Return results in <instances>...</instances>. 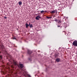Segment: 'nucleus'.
<instances>
[{
  "instance_id": "16",
  "label": "nucleus",
  "mask_w": 77,
  "mask_h": 77,
  "mask_svg": "<svg viewBox=\"0 0 77 77\" xmlns=\"http://www.w3.org/2000/svg\"><path fill=\"white\" fill-rule=\"evenodd\" d=\"M54 21H56V22H57V21H58V20H57V19H55L54 20Z\"/></svg>"
},
{
  "instance_id": "11",
  "label": "nucleus",
  "mask_w": 77,
  "mask_h": 77,
  "mask_svg": "<svg viewBox=\"0 0 77 77\" xmlns=\"http://www.w3.org/2000/svg\"><path fill=\"white\" fill-rule=\"evenodd\" d=\"M26 28H27L29 26V24L27 23L26 24Z\"/></svg>"
},
{
  "instance_id": "20",
  "label": "nucleus",
  "mask_w": 77,
  "mask_h": 77,
  "mask_svg": "<svg viewBox=\"0 0 77 77\" xmlns=\"http://www.w3.org/2000/svg\"><path fill=\"white\" fill-rule=\"evenodd\" d=\"M58 27H60V25H57Z\"/></svg>"
},
{
  "instance_id": "12",
  "label": "nucleus",
  "mask_w": 77,
  "mask_h": 77,
  "mask_svg": "<svg viewBox=\"0 0 77 77\" xmlns=\"http://www.w3.org/2000/svg\"><path fill=\"white\" fill-rule=\"evenodd\" d=\"M57 22L59 24H60V23H61L62 22L59 20H58Z\"/></svg>"
},
{
  "instance_id": "13",
  "label": "nucleus",
  "mask_w": 77,
  "mask_h": 77,
  "mask_svg": "<svg viewBox=\"0 0 77 77\" xmlns=\"http://www.w3.org/2000/svg\"><path fill=\"white\" fill-rule=\"evenodd\" d=\"M0 53H1L0 52ZM2 57L1 55H0V60H2Z\"/></svg>"
},
{
  "instance_id": "15",
  "label": "nucleus",
  "mask_w": 77,
  "mask_h": 77,
  "mask_svg": "<svg viewBox=\"0 0 77 77\" xmlns=\"http://www.w3.org/2000/svg\"><path fill=\"white\" fill-rule=\"evenodd\" d=\"M30 27L31 28H32V27H33V25H32V24H31V25H30Z\"/></svg>"
},
{
  "instance_id": "7",
  "label": "nucleus",
  "mask_w": 77,
  "mask_h": 77,
  "mask_svg": "<svg viewBox=\"0 0 77 77\" xmlns=\"http://www.w3.org/2000/svg\"><path fill=\"white\" fill-rule=\"evenodd\" d=\"M41 14H42L43 13H44V12H47V11H40Z\"/></svg>"
},
{
  "instance_id": "21",
  "label": "nucleus",
  "mask_w": 77,
  "mask_h": 77,
  "mask_svg": "<svg viewBox=\"0 0 77 77\" xmlns=\"http://www.w3.org/2000/svg\"><path fill=\"white\" fill-rule=\"evenodd\" d=\"M13 39H16V38H13Z\"/></svg>"
},
{
  "instance_id": "17",
  "label": "nucleus",
  "mask_w": 77,
  "mask_h": 77,
  "mask_svg": "<svg viewBox=\"0 0 77 77\" xmlns=\"http://www.w3.org/2000/svg\"><path fill=\"white\" fill-rule=\"evenodd\" d=\"M29 60H32V59H31V58L30 59V58H29Z\"/></svg>"
},
{
  "instance_id": "25",
  "label": "nucleus",
  "mask_w": 77,
  "mask_h": 77,
  "mask_svg": "<svg viewBox=\"0 0 77 77\" xmlns=\"http://www.w3.org/2000/svg\"><path fill=\"white\" fill-rule=\"evenodd\" d=\"M63 32H65V31H63Z\"/></svg>"
},
{
  "instance_id": "24",
  "label": "nucleus",
  "mask_w": 77,
  "mask_h": 77,
  "mask_svg": "<svg viewBox=\"0 0 77 77\" xmlns=\"http://www.w3.org/2000/svg\"><path fill=\"white\" fill-rule=\"evenodd\" d=\"M12 68H14V67L12 66Z\"/></svg>"
},
{
  "instance_id": "23",
  "label": "nucleus",
  "mask_w": 77,
  "mask_h": 77,
  "mask_svg": "<svg viewBox=\"0 0 77 77\" xmlns=\"http://www.w3.org/2000/svg\"><path fill=\"white\" fill-rule=\"evenodd\" d=\"M9 56H10V55H8Z\"/></svg>"
},
{
  "instance_id": "18",
  "label": "nucleus",
  "mask_w": 77,
  "mask_h": 77,
  "mask_svg": "<svg viewBox=\"0 0 77 77\" xmlns=\"http://www.w3.org/2000/svg\"><path fill=\"white\" fill-rule=\"evenodd\" d=\"M28 77H31V76H30V75H28Z\"/></svg>"
},
{
  "instance_id": "8",
  "label": "nucleus",
  "mask_w": 77,
  "mask_h": 77,
  "mask_svg": "<svg viewBox=\"0 0 77 77\" xmlns=\"http://www.w3.org/2000/svg\"><path fill=\"white\" fill-rule=\"evenodd\" d=\"M59 54L58 52H57L54 55V56H59Z\"/></svg>"
},
{
  "instance_id": "14",
  "label": "nucleus",
  "mask_w": 77,
  "mask_h": 77,
  "mask_svg": "<svg viewBox=\"0 0 77 77\" xmlns=\"http://www.w3.org/2000/svg\"><path fill=\"white\" fill-rule=\"evenodd\" d=\"M46 18H48V19H50V18H52V17H46Z\"/></svg>"
},
{
  "instance_id": "19",
  "label": "nucleus",
  "mask_w": 77,
  "mask_h": 77,
  "mask_svg": "<svg viewBox=\"0 0 77 77\" xmlns=\"http://www.w3.org/2000/svg\"><path fill=\"white\" fill-rule=\"evenodd\" d=\"M4 18H5V19H6L7 18V17H4Z\"/></svg>"
},
{
  "instance_id": "4",
  "label": "nucleus",
  "mask_w": 77,
  "mask_h": 77,
  "mask_svg": "<svg viewBox=\"0 0 77 77\" xmlns=\"http://www.w3.org/2000/svg\"><path fill=\"white\" fill-rule=\"evenodd\" d=\"M57 12V10H55L52 11L51 12V13H52V14H53L54 13H56V12Z\"/></svg>"
},
{
  "instance_id": "22",
  "label": "nucleus",
  "mask_w": 77,
  "mask_h": 77,
  "mask_svg": "<svg viewBox=\"0 0 77 77\" xmlns=\"http://www.w3.org/2000/svg\"><path fill=\"white\" fill-rule=\"evenodd\" d=\"M30 23H29V24H28V26H30Z\"/></svg>"
},
{
  "instance_id": "6",
  "label": "nucleus",
  "mask_w": 77,
  "mask_h": 77,
  "mask_svg": "<svg viewBox=\"0 0 77 77\" xmlns=\"http://www.w3.org/2000/svg\"><path fill=\"white\" fill-rule=\"evenodd\" d=\"M19 66L21 68H23V67H24V66H23V65L22 64H20Z\"/></svg>"
},
{
  "instance_id": "10",
  "label": "nucleus",
  "mask_w": 77,
  "mask_h": 77,
  "mask_svg": "<svg viewBox=\"0 0 77 77\" xmlns=\"http://www.w3.org/2000/svg\"><path fill=\"white\" fill-rule=\"evenodd\" d=\"M13 63L15 65H17V62H15L14 61Z\"/></svg>"
},
{
  "instance_id": "2",
  "label": "nucleus",
  "mask_w": 77,
  "mask_h": 77,
  "mask_svg": "<svg viewBox=\"0 0 77 77\" xmlns=\"http://www.w3.org/2000/svg\"><path fill=\"white\" fill-rule=\"evenodd\" d=\"M41 18V17H40V16H39V15H38L36 17H35L36 20H39V18Z\"/></svg>"
},
{
  "instance_id": "9",
  "label": "nucleus",
  "mask_w": 77,
  "mask_h": 77,
  "mask_svg": "<svg viewBox=\"0 0 77 77\" xmlns=\"http://www.w3.org/2000/svg\"><path fill=\"white\" fill-rule=\"evenodd\" d=\"M18 4L19 5H22V2H21V1L19 2H18Z\"/></svg>"
},
{
  "instance_id": "1",
  "label": "nucleus",
  "mask_w": 77,
  "mask_h": 77,
  "mask_svg": "<svg viewBox=\"0 0 77 77\" xmlns=\"http://www.w3.org/2000/svg\"><path fill=\"white\" fill-rule=\"evenodd\" d=\"M73 45L77 47V41L76 40L75 41L72 43Z\"/></svg>"
},
{
  "instance_id": "3",
  "label": "nucleus",
  "mask_w": 77,
  "mask_h": 77,
  "mask_svg": "<svg viewBox=\"0 0 77 77\" xmlns=\"http://www.w3.org/2000/svg\"><path fill=\"white\" fill-rule=\"evenodd\" d=\"M60 60V59L59 58H58L56 60V61L57 62H59Z\"/></svg>"
},
{
  "instance_id": "5",
  "label": "nucleus",
  "mask_w": 77,
  "mask_h": 77,
  "mask_svg": "<svg viewBox=\"0 0 77 77\" xmlns=\"http://www.w3.org/2000/svg\"><path fill=\"white\" fill-rule=\"evenodd\" d=\"M27 51H28V54H31V53H32V51H30L29 50H28Z\"/></svg>"
}]
</instances>
